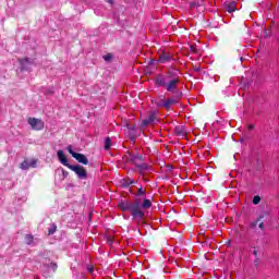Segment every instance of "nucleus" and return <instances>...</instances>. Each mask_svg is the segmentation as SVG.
<instances>
[{
  "instance_id": "obj_15",
  "label": "nucleus",
  "mask_w": 279,
  "mask_h": 279,
  "mask_svg": "<svg viewBox=\"0 0 279 279\" xmlns=\"http://www.w3.org/2000/svg\"><path fill=\"white\" fill-rule=\"evenodd\" d=\"M174 134H177V136H184V134H186V131L184 130V126L179 125L174 128Z\"/></svg>"
},
{
  "instance_id": "obj_30",
  "label": "nucleus",
  "mask_w": 279,
  "mask_h": 279,
  "mask_svg": "<svg viewBox=\"0 0 279 279\" xmlns=\"http://www.w3.org/2000/svg\"><path fill=\"white\" fill-rule=\"evenodd\" d=\"M190 8H197V1L191 2Z\"/></svg>"
},
{
  "instance_id": "obj_37",
  "label": "nucleus",
  "mask_w": 279,
  "mask_h": 279,
  "mask_svg": "<svg viewBox=\"0 0 279 279\" xmlns=\"http://www.w3.org/2000/svg\"><path fill=\"white\" fill-rule=\"evenodd\" d=\"M196 5H202V0L196 1Z\"/></svg>"
},
{
  "instance_id": "obj_34",
  "label": "nucleus",
  "mask_w": 279,
  "mask_h": 279,
  "mask_svg": "<svg viewBox=\"0 0 279 279\" xmlns=\"http://www.w3.org/2000/svg\"><path fill=\"white\" fill-rule=\"evenodd\" d=\"M258 263H260V260L258 259V257H255L254 265H258Z\"/></svg>"
},
{
  "instance_id": "obj_8",
  "label": "nucleus",
  "mask_w": 279,
  "mask_h": 279,
  "mask_svg": "<svg viewBox=\"0 0 279 279\" xmlns=\"http://www.w3.org/2000/svg\"><path fill=\"white\" fill-rule=\"evenodd\" d=\"M57 158L59 160V162H61V165H63L64 167H71V163H69V159H66V156H64V151L63 150H58L57 151Z\"/></svg>"
},
{
  "instance_id": "obj_14",
  "label": "nucleus",
  "mask_w": 279,
  "mask_h": 279,
  "mask_svg": "<svg viewBox=\"0 0 279 279\" xmlns=\"http://www.w3.org/2000/svg\"><path fill=\"white\" fill-rule=\"evenodd\" d=\"M20 64L22 66V71H26L27 70V64H32V59H22L20 60Z\"/></svg>"
},
{
  "instance_id": "obj_25",
  "label": "nucleus",
  "mask_w": 279,
  "mask_h": 279,
  "mask_svg": "<svg viewBox=\"0 0 279 279\" xmlns=\"http://www.w3.org/2000/svg\"><path fill=\"white\" fill-rule=\"evenodd\" d=\"M104 60H105L106 62H110V60H112V54H106V56H104Z\"/></svg>"
},
{
  "instance_id": "obj_33",
  "label": "nucleus",
  "mask_w": 279,
  "mask_h": 279,
  "mask_svg": "<svg viewBox=\"0 0 279 279\" xmlns=\"http://www.w3.org/2000/svg\"><path fill=\"white\" fill-rule=\"evenodd\" d=\"M194 71H196V73H199V71H202V68L196 66V68H194Z\"/></svg>"
},
{
  "instance_id": "obj_19",
  "label": "nucleus",
  "mask_w": 279,
  "mask_h": 279,
  "mask_svg": "<svg viewBox=\"0 0 279 279\" xmlns=\"http://www.w3.org/2000/svg\"><path fill=\"white\" fill-rule=\"evenodd\" d=\"M33 241H34V236L32 234L25 235V243H27V245H32Z\"/></svg>"
},
{
  "instance_id": "obj_17",
  "label": "nucleus",
  "mask_w": 279,
  "mask_h": 279,
  "mask_svg": "<svg viewBox=\"0 0 279 279\" xmlns=\"http://www.w3.org/2000/svg\"><path fill=\"white\" fill-rule=\"evenodd\" d=\"M147 195V191H145L143 187H140L137 190V193L135 194V197H145Z\"/></svg>"
},
{
  "instance_id": "obj_1",
  "label": "nucleus",
  "mask_w": 279,
  "mask_h": 279,
  "mask_svg": "<svg viewBox=\"0 0 279 279\" xmlns=\"http://www.w3.org/2000/svg\"><path fill=\"white\" fill-rule=\"evenodd\" d=\"M156 86H161L167 90V93L174 94L173 98H168L165 100V96H160L159 100L155 101L157 108H165V110H171L172 106H175L180 99L183 97V93L178 89V84H180V76L178 75V70H170L166 75L158 74L155 77Z\"/></svg>"
},
{
  "instance_id": "obj_7",
  "label": "nucleus",
  "mask_w": 279,
  "mask_h": 279,
  "mask_svg": "<svg viewBox=\"0 0 279 279\" xmlns=\"http://www.w3.org/2000/svg\"><path fill=\"white\" fill-rule=\"evenodd\" d=\"M156 121V111H151L146 119L142 120V125L147 128V125H151Z\"/></svg>"
},
{
  "instance_id": "obj_16",
  "label": "nucleus",
  "mask_w": 279,
  "mask_h": 279,
  "mask_svg": "<svg viewBox=\"0 0 279 279\" xmlns=\"http://www.w3.org/2000/svg\"><path fill=\"white\" fill-rule=\"evenodd\" d=\"M132 184H136V182L132 179H123L122 185L128 189L129 186H132Z\"/></svg>"
},
{
  "instance_id": "obj_20",
  "label": "nucleus",
  "mask_w": 279,
  "mask_h": 279,
  "mask_svg": "<svg viewBox=\"0 0 279 279\" xmlns=\"http://www.w3.org/2000/svg\"><path fill=\"white\" fill-rule=\"evenodd\" d=\"M21 169H23V171H27V169H29V161L24 160V161L21 163Z\"/></svg>"
},
{
  "instance_id": "obj_29",
  "label": "nucleus",
  "mask_w": 279,
  "mask_h": 279,
  "mask_svg": "<svg viewBox=\"0 0 279 279\" xmlns=\"http://www.w3.org/2000/svg\"><path fill=\"white\" fill-rule=\"evenodd\" d=\"M87 271H88L89 274H93V271H95V268H94L93 266H88V267H87Z\"/></svg>"
},
{
  "instance_id": "obj_6",
  "label": "nucleus",
  "mask_w": 279,
  "mask_h": 279,
  "mask_svg": "<svg viewBox=\"0 0 279 279\" xmlns=\"http://www.w3.org/2000/svg\"><path fill=\"white\" fill-rule=\"evenodd\" d=\"M145 158H143V155L140 154H130L129 155V162H132L136 167L138 162H144Z\"/></svg>"
},
{
  "instance_id": "obj_4",
  "label": "nucleus",
  "mask_w": 279,
  "mask_h": 279,
  "mask_svg": "<svg viewBox=\"0 0 279 279\" xmlns=\"http://www.w3.org/2000/svg\"><path fill=\"white\" fill-rule=\"evenodd\" d=\"M28 125H31L32 130H43L45 128V122L40 119L36 118H29L28 119Z\"/></svg>"
},
{
  "instance_id": "obj_31",
  "label": "nucleus",
  "mask_w": 279,
  "mask_h": 279,
  "mask_svg": "<svg viewBox=\"0 0 279 279\" xmlns=\"http://www.w3.org/2000/svg\"><path fill=\"white\" fill-rule=\"evenodd\" d=\"M253 256H255V258H258V251L254 250L253 251Z\"/></svg>"
},
{
  "instance_id": "obj_11",
  "label": "nucleus",
  "mask_w": 279,
  "mask_h": 279,
  "mask_svg": "<svg viewBox=\"0 0 279 279\" xmlns=\"http://www.w3.org/2000/svg\"><path fill=\"white\" fill-rule=\"evenodd\" d=\"M225 9L227 10V12H229V14H232V12L236 11V2L234 1L225 2Z\"/></svg>"
},
{
  "instance_id": "obj_35",
  "label": "nucleus",
  "mask_w": 279,
  "mask_h": 279,
  "mask_svg": "<svg viewBox=\"0 0 279 279\" xmlns=\"http://www.w3.org/2000/svg\"><path fill=\"white\" fill-rule=\"evenodd\" d=\"M107 3H110L112 5V3H114L113 0H105Z\"/></svg>"
},
{
  "instance_id": "obj_10",
  "label": "nucleus",
  "mask_w": 279,
  "mask_h": 279,
  "mask_svg": "<svg viewBox=\"0 0 279 279\" xmlns=\"http://www.w3.org/2000/svg\"><path fill=\"white\" fill-rule=\"evenodd\" d=\"M73 158H75V160H77V162H80L81 165H88V158H86V155L84 154H73Z\"/></svg>"
},
{
  "instance_id": "obj_28",
  "label": "nucleus",
  "mask_w": 279,
  "mask_h": 279,
  "mask_svg": "<svg viewBox=\"0 0 279 279\" xmlns=\"http://www.w3.org/2000/svg\"><path fill=\"white\" fill-rule=\"evenodd\" d=\"M270 34L267 29H264V38H269Z\"/></svg>"
},
{
  "instance_id": "obj_23",
  "label": "nucleus",
  "mask_w": 279,
  "mask_h": 279,
  "mask_svg": "<svg viewBox=\"0 0 279 279\" xmlns=\"http://www.w3.org/2000/svg\"><path fill=\"white\" fill-rule=\"evenodd\" d=\"M36 162H37L36 159L28 161V167L32 169H36Z\"/></svg>"
},
{
  "instance_id": "obj_36",
  "label": "nucleus",
  "mask_w": 279,
  "mask_h": 279,
  "mask_svg": "<svg viewBox=\"0 0 279 279\" xmlns=\"http://www.w3.org/2000/svg\"><path fill=\"white\" fill-rule=\"evenodd\" d=\"M248 130H254V124H250Z\"/></svg>"
},
{
  "instance_id": "obj_26",
  "label": "nucleus",
  "mask_w": 279,
  "mask_h": 279,
  "mask_svg": "<svg viewBox=\"0 0 279 279\" xmlns=\"http://www.w3.org/2000/svg\"><path fill=\"white\" fill-rule=\"evenodd\" d=\"M258 228L265 230V220L262 219V221H259Z\"/></svg>"
},
{
  "instance_id": "obj_21",
  "label": "nucleus",
  "mask_w": 279,
  "mask_h": 279,
  "mask_svg": "<svg viewBox=\"0 0 279 279\" xmlns=\"http://www.w3.org/2000/svg\"><path fill=\"white\" fill-rule=\"evenodd\" d=\"M56 230H58V227L56 225H52L51 228L48 230V234H56Z\"/></svg>"
},
{
  "instance_id": "obj_3",
  "label": "nucleus",
  "mask_w": 279,
  "mask_h": 279,
  "mask_svg": "<svg viewBox=\"0 0 279 279\" xmlns=\"http://www.w3.org/2000/svg\"><path fill=\"white\" fill-rule=\"evenodd\" d=\"M68 169H71V171H74L78 180H86V178H88V172L81 165H75V166L70 165Z\"/></svg>"
},
{
  "instance_id": "obj_5",
  "label": "nucleus",
  "mask_w": 279,
  "mask_h": 279,
  "mask_svg": "<svg viewBox=\"0 0 279 279\" xmlns=\"http://www.w3.org/2000/svg\"><path fill=\"white\" fill-rule=\"evenodd\" d=\"M173 60V57L169 52H161L158 58L160 64H169Z\"/></svg>"
},
{
  "instance_id": "obj_22",
  "label": "nucleus",
  "mask_w": 279,
  "mask_h": 279,
  "mask_svg": "<svg viewBox=\"0 0 279 279\" xmlns=\"http://www.w3.org/2000/svg\"><path fill=\"white\" fill-rule=\"evenodd\" d=\"M253 204H254V206H258V204H260V196H258V195L254 196Z\"/></svg>"
},
{
  "instance_id": "obj_24",
  "label": "nucleus",
  "mask_w": 279,
  "mask_h": 279,
  "mask_svg": "<svg viewBox=\"0 0 279 279\" xmlns=\"http://www.w3.org/2000/svg\"><path fill=\"white\" fill-rule=\"evenodd\" d=\"M66 149H68L69 154H71L72 158H73V154H77V153H75V151L73 150V146H71V145H69V146L66 147Z\"/></svg>"
},
{
  "instance_id": "obj_18",
  "label": "nucleus",
  "mask_w": 279,
  "mask_h": 279,
  "mask_svg": "<svg viewBox=\"0 0 279 279\" xmlns=\"http://www.w3.org/2000/svg\"><path fill=\"white\" fill-rule=\"evenodd\" d=\"M110 147H112V141L110 140V137H107L105 140V149L108 150L110 149Z\"/></svg>"
},
{
  "instance_id": "obj_2",
  "label": "nucleus",
  "mask_w": 279,
  "mask_h": 279,
  "mask_svg": "<svg viewBox=\"0 0 279 279\" xmlns=\"http://www.w3.org/2000/svg\"><path fill=\"white\" fill-rule=\"evenodd\" d=\"M150 207L151 201L149 198H145L142 204L138 202V199L133 203L130 201H121L118 204V208L122 209L123 211H129L135 221H141V219H144L145 211L143 210H149Z\"/></svg>"
},
{
  "instance_id": "obj_27",
  "label": "nucleus",
  "mask_w": 279,
  "mask_h": 279,
  "mask_svg": "<svg viewBox=\"0 0 279 279\" xmlns=\"http://www.w3.org/2000/svg\"><path fill=\"white\" fill-rule=\"evenodd\" d=\"M62 175L63 178H69V171L62 169Z\"/></svg>"
},
{
  "instance_id": "obj_12",
  "label": "nucleus",
  "mask_w": 279,
  "mask_h": 279,
  "mask_svg": "<svg viewBox=\"0 0 279 279\" xmlns=\"http://www.w3.org/2000/svg\"><path fill=\"white\" fill-rule=\"evenodd\" d=\"M44 267L47 269H52L53 272L58 270V264L51 262L50 259H46L43 262Z\"/></svg>"
},
{
  "instance_id": "obj_13",
  "label": "nucleus",
  "mask_w": 279,
  "mask_h": 279,
  "mask_svg": "<svg viewBox=\"0 0 279 279\" xmlns=\"http://www.w3.org/2000/svg\"><path fill=\"white\" fill-rule=\"evenodd\" d=\"M135 167H136V169L140 170V173H145V171H149V169H150V166L148 163H145V162L136 163Z\"/></svg>"
},
{
  "instance_id": "obj_9",
  "label": "nucleus",
  "mask_w": 279,
  "mask_h": 279,
  "mask_svg": "<svg viewBox=\"0 0 279 279\" xmlns=\"http://www.w3.org/2000/svg\"><path fill=\"white\" fill-rule=\"evenodd\" d=\"M266 217H269L268 213L260 214L256 220L251 222L250 228L252 230H255L256 226H258V223H260V221H263V219L266 218Z\"/></svg>"
},
{
  "instance_id": "obj_32",
  "label": "nucleus",
  "mask_w": 279,
  "mask_h": 279,
  "mask_svg": "<svg viewBox=\"0 0 279 279\" xmlns=\"http://www.w3.org/2000/svg\"><path fill=\"white\" fill-rule=\"evenodd\" d=\"M191 51H193V53H195L197 51V49L195 48V46H191L190 47Z\"/></svg>"
}]
</instances>
